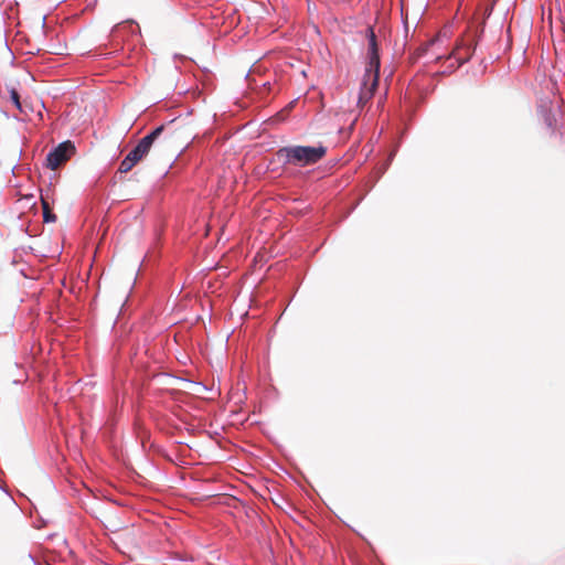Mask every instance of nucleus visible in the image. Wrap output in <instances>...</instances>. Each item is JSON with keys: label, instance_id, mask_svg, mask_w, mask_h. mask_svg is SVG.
<instances>
[{"label": "nucleus", "instance_id": "nucleus-4", "mask_svg": "<svg viewBox=\"0 0 565 565\" xmlns=\"http://www.w3.org/2000/svg\"><path fill=\"white\" fill-rule=\"evenodd\" d=\"M75 153V146L71 141L61 142L46 157L47 167L56 170Z\"/></svg>", "mask_w": 565, "mask_h": 565}, {"label": "nucleus", "instance_id": "nucleus-6", "mask_svg": "<svg viewBox=\"0 0 565 565\" xmlns=\"http://www.w3.org/2000/svg\"><path fill=\"white\" fill-rule=\"evenodd\" d=\"M379 72H371L365 70L359 95V105L363 106L372 98L379 84Z\"/></svg>", "mask_w": 565, "mask_h": 565}, {"label": "nucleus", "instance_id": "nucleus-12", "mask_svg": "<svg viewBox=\"0 0 565 565\" xmlns=\"http://www.w3.org/2000/svg\"><path fill=\"white\" fill-rule=\"evenodd\" d=\"M22 104H23V107L28 110V115H29L31 111H33L32 106H31L30 104H28V103H26V100H23V102H22Z\"/></svg>", "mask_w": 565, "mask_h": 565}, {"label": "nucleus", "instance_id": "nucleus-13", "mask_svg": "<svg viewBox=\"0 0 565 565\" xmlns=\"http://www.w3.org/2000/svg\"><path fill=\"white\" fill-rule=\"evenodd\" d=\"M492 11V8H487V14L489 15L490 12Z\"/></svg>", "mask_w": 565, "mask_h": 565}, {"label": "nucleus", "instance_id": "nucleus-11", "mask_svg": "<svg viewBox=\"0 0 565 565\" xmlns=\"http://www.w3.org/2000/svg\"><path fill=\"white\" fill-rule=\"evenodd\" d=\"M436 40H431L430 42H428L425 46L420 47L418 50V55H422L424 52L427 51L428 46L433 45L435 43Z\"/></svg>", "mask_w": 565, "mask_h": 565}, {"label": "nucleus", "instance_id": "nucleus-8", "mask_svg": "<svg viewBox=\"0 0 565 565\" xmlns=\"http://www.w3.org/2000/svg\"><path fill=\"white\" fill-rule=\"evenodd\" d=\"M472 54V51L470 46L465 44H458L452 52L450 53L449 57H452L457 61L458 65H462L467 61L470 60Z\"/></svg>", "mask_w": 565, "mask_h": 565}, {"label": "nucleus", "instance_id": "nucleus-1", "mask_svg": "<svg viewBox=\"0 0 565 565\" xmlns=\"http://www.w3.org/2000/svg\"><path fill=\"white\" fill-rule=\"evenodd\" d=\"M151 139L150 159L154 162L171 161L189 145V136L175 128L173 121L161 125L146 135Z\"/></svg>", "mask_w": 565, "mask_h": 565}, {"label": "nucleus", "instance_id": "nucleus-2", "mask_svg": "<svg viewBox=\"0 0 565 565\" xmlns=\"http://www.w3.org/2000/svg\"><path fill=\"white\" fill-rule=\"evenodd\" d=\"M327 153V148L318 146H287L276 151V157L284 166L307 167L319 162Z\"/></svg>", "mask_w": 565, "mask_h": 565}, {"label": "nucleus", "instance_id": "nucleus-9", "mask_svg": "<svg viewBox=\"0 0 565 565\" xmlns=\"http://www.w3.org/2000/svg\"><path fill=\"white\" fill-rule=\"evenodd\" d=\"M8 93H9L10 100L12 102L14 107L20 111V114L28 116V110L23 107V104L20 99V95H19L18 90L15 88L11 87L8 89Z\"/></svg>", "mask_w": 565, "mask_h": 565}, {"label": "nucleus", "instance_id": "nucleus-5", "mask_svg": "<svg viewBox=\"0 0 565 565\" xmlns=\"http://www.w3.org/2000/svg\"><path fill=\"white\" fill-rule=\"evenodd\" d=\"M379 72H371L365 70L359 95V105L363 106L372 98L379 84Z\"/></svg>", "mask_w": 565, "mask_h": 565}, {"label": "nucleus", "instance_id": "nucleus-10", "mask_svg": "<svg viewBox=\"0 0 565 565\" xmlns=\"http://www.w3.org/2000/svg\"><path fill=\"white\" fill-rule=\"evenodd\" d=\"M43 207L44 222H54L56 216L52 213L49 202L45 199H41Z\"/></svg>", "mask_w": 565, "mask_h": 565}, {"label": "nucleus", "instance_id": "nucleus-7", "mask_svg": "<svg viewBox=\"0 0 565 565\" xmlns=\"http://www.w3.org/2000/svg\"><path fill=\"white\" fill-rule=\"evenodd\" d=\"M366 38L369 41V49H367L369 62H367L365 70L380 73L379 47H377L376 35H375L372 26H369L366 29Z\"/></svg>", "mask_w": 565, "mask_h": 565}, {"label": "nucleus", "instance_id": "nucleus-3", "mask_svg": "<svg viewBox=\"0 0 565 565\" xmlns=\"http://www.w3.org/2000/svg\"><path fill=\"white\" fill-rule=\"evenodd\" d=\"M149 137H143L139 140L137 146L125 157L120 162L118 171L121 173L129 172L138 162L146 158H150V143Z\"/></svg>", "mask_w": 565, "mask_h": 565}]
</instances>
